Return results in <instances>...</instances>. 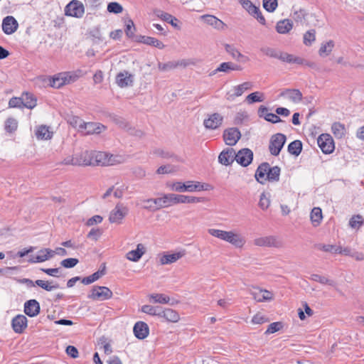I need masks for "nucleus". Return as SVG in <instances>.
Masks as SVG:
<instances>
[{"label":"nucleus","instance_id":"obj_55","mask_svg":"<svg viewBox=\"0 0 364 364\" xmlns=\"http://www.w3.org/2000/svg\"><path fill=\"white\" fill-rule=\"evenodd\" d=\"M277 5V0H263V7L268 12L274 11Z\"/></svg>","mask_w":364,"mask_h":364},{"label":"nucleus","instance_id":"obj_33","mask_svg":"<svg viewBox=\"0 0 364 364\" xmlns=\"http://www.w3.org/2000/svg\"><path fill=\"white\" fill-rule=\"evenodd\" d=\"M225 50L232 56V58L237 61L247 62L249 58L242 55L236 48L233 46L226 44Z\"/></svg>","mask_w":364,"mask_h":364},{"label":"nucleus","instance_id":"obj_53","mask_svg":"<svg viewBox=\"0 0 364 364\" xmlns=\"http://www.w3.org/2000/svg\"><path fill=\"white\" fill-rule=\"evenodd\" d=\"M283 328V323L282 322H273L270 323L266 331L265 334H271L280 331Z\"/></svg>","mask_w":364,"mask_h":364},{"label":"nucleus","instance_id":"obj_2","mask_svg":"<svg viewBox=\"0 0 364 364\" xmlns=\"http://www.w3.org/2000/svg\"><path fill=\"white\" fill-rule=\"evenodd\" d=\"M208 233L217 238L228 242L233 246L242 248L245 244V239L239 233L234 231H225L219 229H209Z\"/></svg>","mask_w":364,"mask_h":364},{"label":"nucleus","instance_id":"obj_50","mask_svg":"<svg viewBox=\"0 0 364 364\" xmlns=\"http://www.w3.org/2000/svg\"><path fill=\"white\" fill-rule=\"evenodd\" d=\"M18 128V122L14 118H8L5 122V129L7 132L12 133Z\"/></svg>","mask_w":364,"mask_h":364},{"label":"nucleus","instance_id":"obj_36","mask_svg":"<svg viewBox=\"0 0 364 364\" xmlns=\"http://www.w3.org/2000/svg\"><path fill=\"white\" fill-rule=\"evenodd\" d=\"M278 58L284 62L295 63L298 65H303L305 62L303 58L291 54H289L287 53H281L278 56Z\"/></svg>","mask_w":364,"mask_h":364},{"label":"nucleus","instance_id":"obj_41","mask_svg":"<svg viewBox=\"0 0 364 364\" xmlns=\"http://www.w3.org/2000/svg\"><path fill=\"white\" fill-rule=\"evenodd\" d=\"M331 131L333 135L338 139L343 138L346 134L345 125L340 122L333 123L331 127Z\"/></svg>","mask_w":364,"mask_h":364},{"label":"nucleus","instance_id":"obj_47","mask_svg":"<svg viewBox=\"0 0 364 364\" xmlns=\"http://www.w3.org/2000/svg\"><path fill=\"white\" fill-rule=\"evenodd\" d=\"M333 47L334 42L333 41H329L326 43L321 44L318 50V53L321 56L328 55L331 53Z\"/></svg>","mask_w":364,"mask_h":364},{"label":"nucleus","instance_id":"obj_8","mask_svg":"<svg viewBox=\"0 0 364 364\" xmlns=\"http://www.w3.org/2000/svg\"><path fill=\"white\" fill-rule=\"evenodd\" d=\"M317 144L322 152L329 154L333 152L335 144L332 136L328 134H322L317 139Z\"/></svg>","mask_w":364,"mask_h":364},{"label":"nucleus","instance_id":"obj_60","mask_svg":"<svg viewBox=\"0 0 364 364\" xmlns=\"http://www.w3.org/2000/svg\"><path fill=\"white\" fill-rule=\"evenodd\" d=\"M206 23L213 26H218L221 23L222 21L218 19L216 17L212 15H203L201 17Z\"/></svg>","mask_w":364,"mask_h":364},{"label":"nucleus","instance_id":"obj_52","mask_svg":"<svg viewBox=\"0 0 364 364\" xmlns=\"http://www.w3.org/2000/svg\"><path fill=\"white\" fill-rule=\"evenodd\" d=\"M316 40L315 30H310L306 32L304 35V43L306 46H310Z\"/></svg>","mask_w":364,"mask_h":364},{"label":"nucleus","instance_id":"obj_49","mask_svg":"<svg viewBox=\"0 0 364 364\" xmlns=\"http://www.w3.org/2000/svg\"><path fill=\"white\" fill-rule=\"evenodd\" d=\"M104 270L97 271L88 277H84L82 280V282L84 284H90L99 279L102 275H104Z\"/></svg>","mask_w":364,"mask_h":364},{"label":"nucleus","instance_id":"obj_20","mask_svg":"<svg viewBox=\"0 0 364 364\" xmlns=\"http://www.w3.org/2000/svg\"><path fill=\"white\" fill-rule=\"evenodd\" d=\"M80 128L85 134H100L105 129L104 125L96 122L83 123Z\"/></svg>","mask_w":364,"mask_h":364},{"label":"nucleus","instance_id":"obj_17","mask_svg":"<svg viewBox=\"0 0 364 364\" xmlns=\"http://www.w3.org/2000/svg\"><path fill=\"white\" fill-rule=\"evenodd\" d=\"M223 121V116L218 113H213L208 115V118L204 119L203 124L206 129H215L220 127Z\"/></svg>","mask_w":364,"mask_h":364},{"label":"nucleus","instance_id":"obj_13","mask_svg":"<svg viewBox=\"0 0 364 364\" xmlns=\"http://www.w3.org/2000/svg\"><path fill=\"white\" fill-rule=\"evenodd\" d=\"M241 134L237 128H228L223 132V139L228 146H234L240 139Z\"/></svg>","mask_w":364,"mask_h":364},{"label":"nucleus","instance_id":"obj_9","mask_svg":"<svg viewBox=\"0 0 364 364\" xmlns=\"http://www.w3.org/2000/svg\"><path fill=\"white\" fill-rule=\"evenodd\" d=\"M286 142V136L283 134H274L269 141V149L270 153L274 156H278L281 149Z\"/></svg>","mask_w":364,"mask_h":364},{"label":"nucleus","instance_id":"obj_26","mask_svg":"<svg viewBox=\"0 0 364 364\" xmlns=\"http://www.w3.org/2000/svg\"><path fill=\"white\" fill-rule=\"evenodd\" d=\"M159 317L170 323H177L181 318L178 311L170 308L161 310Z\"/></svg>","mask_w":364,"mask_h":364},{"label":"nucleus","instance_id":"obj_43","mask_svg":"<svg viewBox=\"0 0 364 364\" xmlns=\"http://www.w3.org/2000/svg\"><path fill=\"white\" fill-rule=\"evenodd\" d=\"M141 312L146 314L148 315L156 316L159 317L161 308L159 306L146 304L141 306Z\"/></svg>","mask_w":364,"mask_h":364},{"label":"nucleus","instance_id":"obj_22","mask_svg":"<svg viewBox=\"0 0 364 364\" xmlns=\"http://www.w3.org/2000/svg\"><path fill=\"white\" fill-rule=\"evenodd\" d=\"M186 255L185 250L176 252L174 253H164L159 258L161 264L165 265L172 264L180 259H181Z\"/></svg>","mask_w":364,"mask_h":364},{"label":"nucleus","instance_id":"obj_56","mask_svg":"<svg viewBox=\"0 0 364 364\" xmlns=\"http://www.w3.org/2000/svg\"><path fill=\"white\" fill-rule=\"evenodd\" d=\"M99 344L100 345L101 348L103 349L105 353L110 354L112 353L111 344L105 338H101Z\"/></svg>","mask_w":364,"mask_h":364},{"label":"nucleus","instance_id":"obj_62","mask_svg":"<svg viewBox=\"0 0 364 364\" xmlns=\"http://www.w3.org/2000/svg\"><path fill=\"white\" fill-rule=\"evenodd\" d=\"M125 32L127 36L129 37H133L135 32V26L134 24L133 21L128 20L126 23V29Z\"/></svg>","mask_w":364,"mask_h":364},{"label":"nucleus","instance_id":"obj_11","mask_svg":"<svg viewBox=\"0 0 364 364\" xmlns=\"http://www.w3.org/2000/svg\"><path fill=\"white\" fill-rule=\"evenodd\" d=\"M242 7L252 16L257 18V20L262 25L266 24V20L259 7L254 5L249 0H244L242 1Z\"/></svg>","mask_w":364,"mask_h":364},{"label":"nucleus","instance_id":"obj_23","mask_svg":"<svg viewBox=\"0 0 364 364\" xmlns=\"http://www.w3.org/2000/svg\"><path fill=\"white\" fill-rule=\"evenodd\" d=\"M253 243L259 247H279V242L273 236H265L257 237L254 240Z\"/></svg>","mask_w":364,"mask_h":364},{"label":"nucleus","instance_id":"obj_12","mask_svg":"<svg viewBox=\"0 0 364 364\" xmlns=\"http://www.w3.org/2000/svg\"><path fill=\"white\" fill-rule=\"evenodd\" d=\"M55 255V252L50 248L41 249L37 255L31 256L28 259V262L31 264L42 263L53 258Z\"/></svg>","mask_w":364,"mask_h":364},{"label":"nucleus","instance_id":"obj_7","mask_svg":"<svg viewBox=\"0 0 364 364\" xmlns=\"http://www.w3.org/2000/svg\"><path fill=\"white\" fill-rule=\"evenodd\" d=\"M112 291L107 287L94 286L88 297L92 300L105 301L112 297Z\"/></svg>","mask_w":364,"mask_h":364},{"label":"nucleus","instance_id":"obj_19","mask_svg":"<svg viewBox=\"0 0 364 364\" xmlns=\"http://www.w3.org/2000/svg\"><path fill=\"white\" fill-rule=\"evenodd\" d=\"M253 153L249 149H241L235 154V160L243 166H248L252 161Z\"/></svg>","mask_w":364,"mask_h":364},{"label":"nucleus","instance_id":"obj_10","mask_svg":"<svg viewBox=\"0 0 364 364\" xmlns=\"http://www.w3.org/2000/svg\"><path fill=\"white\" fill-rule=\"evenodd\" d=\"M85 13V8L83 4L77 1H71L65 9V14L66 16L81 18Z\"/></svg>","mask_w":364,"mask_h":364},{"label":"nucleus","instance_id":"obj_42","mask_svg":"<svg viewBox=\"0 0 364 364\" xmlns=\"http://www.w3.org/2000/svg\"><path fill=\"white\" fill-rule=\"evenodd\" d=\"M148 297L150 301L162 304H168L170 301L169 296L164 294H151Z\"/></svg>","mask_w":364,"mask_h":364},{"label":"nucleus","instance_id":"obj_1","mask_svg":"<svg viewBox=\"0 0 364 364\" xmlns=\"http://www.w3.org/2000/svg\"><path fill=\"white\" fill-rule=\"evenodd\" d=\"M280 176V168L278 166L271 167L268 163H263L255 172L256 180L264 184L267 181H278Z\"/></svg>","mask_w":364,"mask_h":364},{"label":"nucleus","instance_id":"obj_31","mask_svg":"<svg viewBox=\"0 0 364 364\" xmlns=\"http://www.w3.org/2000/svg\"><path fill=\"white\" fill-rule=\"evenodd\" d=\"M282 95L294 103H299L302 100V94L296 89L286 90L282 93Z\"/></svg>","mask_w":364,"mask_h":364},{"label":"nucleus","instance_id":"obj_58","mask_svg":"<svg viewBox=\"0 0 364 364\" xmlns=\"http://www.w3.org/2000/svg\"><path fill=\"white\" fill-rule=\"evenodd\" d=\"M122 10V6L117 2H111L107 6V11L110 13L119 14Z\"/></svg>","mask_w":364,"mask_h":364},{"label":"nucleus","instance_id":"obj_21","mask_svg":"<svg viewBox=\"0 0 364 364\" xmlns=\"http://www.w3.org/2000/svg\"><path fill=\"white\" fill-rule=\"evenodd\" d=\"M116 83L121 88L132 86L133 83V75L126 70L119 72L116 76Z\"/></svg>","mask_w":364,"mask_h":364},{"label":"nucleus","instance_id":"obj_64","mask_svg":"<svg viewBox=\"0 0 364 364\" xmlns=\"http://www.w3.org/2000/svg\"><path fill=\"white\" fill-rule=\"evenodd\" d=\"M103 218L100 215H96L89 218L86 222L87 226H92L97 224H100L102 222Z\"/></svg>","mask_w":364,"mask_h":364},{"label":"nucleus","instance_id":"obj_16","mask_svg":"<svg viewBox=\"0 0 364 364\" xmlns=\"http://www.w3.org/2000/svg\"><path fill=\"white\" fill-rule=\"evenodd\" d=\"M251 294L257 302H264L273 299L272 292L259 287H254Z\"/></svg>","mask_w":364,"mask_h":364},{"label":"nucleus","instance_id":"obj_15","mask_svg":"<svg viewBox=\"0 0 364 364\" xmlns=\"http://www.w3.org/2000/svg\"><path fill=\"white\" fill-rule=\"evenodd\" d=\"M11 326L15 333H22L28 326V319L24 315L18 314L13 318Z\"/></svg>","mask_w":364,"mask_h":364},{"label":"nucleus","instance_id":"obj_30","mask_svg":"<svg viewBox=\"0 0 364 364\" xmlns=\"http://www.w3.org/2000/svg\"><path fill=\"white\" fill-rule=\"evenodd\" d=\"M234 159H235V153L232 149L222 151L218 156L220 163L225 166L230 165Z\"/></svg>","mask_w":364,"mask_h":364},{"label":"nucleus","instance_id":"obj_54","mask_svg":"<svg viewBox=\"0 0 364 364\" xmlns=\"http://www.w3.org/2000/svg\"><path fill=\"white\" fill-rule=\"evenodd\" d=\"M270 205L269 196L265 193H262L260 196L259 205L262 210H267Z\"/></svg>","mask_w":364,"mask_h":364},{"label":"nucleus","instance_id":"obj_32","mask_svg":"<svg viewBox=\"0 0 364 364\" xmlns=\"http://www.w3.org/2000/svg\"><path fill=\"white\" fill-rule=\"evenodd\" d=\"M253 87L251 82H245L240 85H235L232 88V97H238L247 91L250 90Z\"/></svg>","mask_w":364,"mask_h":364},{"label":"nucleus","instance_id":"obj_4","mask_svg":"<svg viewBox=\"0 0 364 364\" xmlns=\"http://www.w3.org/2000/svg\"><path fill=\"white\" fill-rule=\"evenodd\" d=\"M80 75L75 72L60 73L50 79V85L52 87L60 88L65 85L75 82Z\"/></svg>","mask_w":364,"mask_h":364},{"label":"nucleus","instance_id":"obj_25","mask_svg":"<svg viewBox=\"0 0 364 364\" xmlns=\"http://www.w3.org/2000/svg\"><path fill=\"white\" fill-rule=\"evenodd\" d=\"M40 304L36 299H31L24 304V313L30 316H36L40 313Z\"/></svg>","mask_w":364,"mask_h":364},{"label":"nucleus","instance_id":"obj_61","mask_svg":"<svg viewBox=\"0 0 364 364\" xmlns=\"http://www.w3.org/2000/svg\"><path fill=\"white\" fill-rule=\"evenodd\" d=\"M161 18L174 27H178L177 21L178 19L168 13H164L161 14Z\"/></svg>","mask_w":364,"mask_h":364},{"label":"nucleus","instance_id":"obj_24","mask_svg":"<svg viewBox=\"0 0 364 364\" xmlns=\"http://www.w3.org/2000/svg\"><path fill=\"white\" fill-rule=\"evenodd\" d=\"M134 336L139 339H144L149 334V328L144 321H137L133 328Z\"/></svg>","mask_w":364,"mask_h":364},{"label":"nucleus","instance_id":"obj_40","mask_svg":"<svg viewBox=\"0 0 364 364\" xmlns=\"http://www.w3.org/2000/svg\"><path fill=\"white\" fill-rule=\"evenodd\" d=\"M349 226L354 230L360 229L364 225V218L361 215H354L349 220Z\"/></svg>","mask_w":364,"mask_h":364},{"label":"nucleus","instance_id":"obj_28","mask_svg":"<svg viewBox=\"0 0 364 364\" xmlns=\"http://www.w3.org/2000/svg\"><path fill=\"white\" fill-rule=\"evenodd\" d=\"M144 253L145 247L140 243L137 245L136 250L128 252L126 255V257L130 261L137 262L141 259Z\"/></svg>","mask_w":364,"mask_h":364},{"label":"nucleus","instance_id":"obj_63","mask_svg":"<svg viewBox=\"0 0 364 364\" xmlns=\"http://www.w3.org/2000/svg\"><path fill=\"white\" fill-rule=\"evenodd\" d=\"M102 234V231L100 228H92L87 234V237L94 240H97Z\"/></svg>","mask_w":364,"mask_h":364},{"label":"nucleus","instance_id":"obj_3","mask_svg":"<svg viewBox=\"0 0 364 364\" xmlns=\"http://www.w3.org/2000/svg\"><path fill=\"white\" fill-rule=\"evenodd\" d=\"M91 166H114L123 162L122 156L109 154L103 151H91Z\"/></svg>","mask_w":364,"mask_h":364},{"label":"nucleus","instance_id":"obj_38","mask_svg":"<svg viewBox=\"0 0 364 364\" xmlns=\"http://www.w3.org/2000/svg\"><path fill=\"white\" fill-rule=\"evenodd\" d=\"M293 28L292 22L289 19L279 21L276 26V30L279 33L285 34L289 33Z\"/></svg>","mask_w":364,"mask_h":364},{"label":"nucleus","instance_id":"obj_29","mask_svg":"<svg viewBox=\"0 0 364 364\" xmlns=\"http://www.w3.org/2000/svg\"><path fill=\"white\" fill-rule=\"evenodd\" d=\"M322 210L319 207H314L310 213V220L314 227L319 226L323 220Z\"/></svg>","mask_w":364,"mask_h":364},{"label":"nucleus","instance_id":"obj_39","mask_svg":"<svg viewBox=\"0 0 364 364\" xmlns=\"http://www.w3.org/2000/svg\"><path fill=\"white\" fill-rule=\"evenodd\" d=\"M52 135L53 132L46 125L39 126L36 131V136L38 139H49Z\"/></svg>","mask_w":364,"mask_h":364},{"label":"nucleus","instance_id":"obj_35","mask_svg":"<svg viewBox=\"0 0 364 364\" xmlns=\"http://www.w3.org/2000/svg\"><path fill=\"white\" fill-rule=\"evenodd\" d=\"M21 99L23 101V107L32 109L37 105V99L31 93L23 92L21 95Z\"/></svg>","mask_w":364,"mask_h":364},{"label":"nucleus","instance_id":"obj_48","mask_svg":"<svg viewBox=\"0 0 364 364\" xmlns=\"http://www.w3.org/2000/svg\"><path fill=\"white\" fill-rule=\"evenodd\" d=\"M35 284L42 288L43 289L50 291L53 289H58V286L57 284L54 285L52 282L48 281H45L42 279H38L35 282Z\"/></svg>","mask_w":364,"mask_h":364},{"label":"nucleus","instance_id":"obj_34","mask_svg":"<svg viewBox=\"0 0 364 364\" xmlns=\"http://www.w3.org/2000/svg\"><path fill=\"white\" fill-rule=\"evenodd\" d=\"M242 68L240 66L232 63V62H225L222 63L212 73V75H215L218 72H224L228 73L232 70H241Z\"/></svg>","mask_w":364,"mask_h":364},{"label":"nucleus","instance_id":"obj_37","mask_svg":"<svg viewBox=\"0 0 364 364\" xmlns=\"http://www.w3.org/2000/svg\"><path fill=\"white\" fill-rule=\"evenodd\" d=\"M139 41L144 44L151 46L159 49H163L165 47L164 44L161 41L151 36H141Z\"/></svg>","mask_w":364,"mask_h":364},{"label":"nucleus","instance_id":"obj_45","mask_svg":"<svg viewBox=\"0 0 364 364\" xmlns=\"http://www.w3.org/2000/svg\"><path fill=\"white\" fill-rule=\"evenodd\" d=\"M264 100V95L261 92H255L248 95L246 97V101L248 104H252L255 102H261Z\"/></svg>","mask_w":364,"mask_h":364},{"label":"nucleus","instance_id":"obj_6","mask_svg":"<svg viewBox=\"0 0 364 364\" xmlns=\"http://www.w3.org/2000/svg\"><path fill=\"white\" fill-rule=\"evenodd\" d=\"M129 213L128 208L122 204L118 203L110 211L109 215V221L110 223L121 224Z\"/></svg>","mask_w":364,"mask_h":364},{"label":"nucleus","instance_id":"obj_27","mask_svg":"<svg viewBox=\"0 0 364 364\" xmlns=\"http://www.w3.org/2000/svg\"><path fill=\"white\" fill-rule=\"evenodd\" d=\"M210 189H211V186L208 183L193 181H186V191L188 192L208 191Z\"/></svg>","mask_w":364,"mask_h":364},{"label":"nucleus","instance_id":"obj_14","mask_svg":"<svg viewBox=\"0 0 364 364\" xmlns=\"http://www.w3.org/2000/svg\"><path fill=\"white\" fill-rule=\"evenodd\" d=\"M1 26L5 34L11 35L17 31L18 23L14 16H7L3 19Z\"/></svg>","mask_w":364,"mask_h":364},{"label":"nucleus","instance_id":"obj_51","mask_svg":"<svg viewBox=\"0 0 364 364\" xmlns=\"http://www.w3.org/2000/svg\"><path fill=\"white\" fill-rule=\"evenodd\" d=\"M268 321V318L261 312L255 314L251 319V323L254 325H261Z\"/></svg>","mask_w":364,"mask_h":364},{"label":"nucleus","instance_id":"obj_57","mask_svg":"<svg viewBox=\"0 0 364 364\" xmlns=\"http://www.w3.org/2000/svg\"><path fill=\"white\" fill-rule=\"evenodd\" d=\"M9 107L11 108H23V101L21 97H14L9 100Z\"/></svg>","mask_w":364,"mask_h":364},{"label":"nucleus","instance_id":"obj_46","mask_svg":"<svg viewBox=\"0 0 364 364\" xmlns=\"http://www.w3.org/2000/svg\"><path fill=\"white\" fill-rule=\"evenodd\" d=\"M78 161H81L80 166H91L92 161V153L91 151H84L80 154H77Z\"/></svg>","mask_w":364,"mask_h":364},{"label":"nucleus","instance_id":"obj_59","mask_svg":"<svg viewBox=\"0 0 364 364\" xmlns=\"http://www.w3.org/2000/svg\"><path fill=\"white\" fill-rule=\"evenodd\" d=\"M79 262L76 258H67L61 262V265L65 268L74 267Z\"/></svg>","mask_w":364,"mask_h":364},{"label":"nucleus","instance_id":"obj_5","mask_svg":"<svg viewBox=\"0 0 364 364\" xmlns=\"http://www.w3.org/2000/svg\"><path fill=\"white\" fill-rule=\"evenodd\" d=\"M144 203L145 208L159 210L173 205L172 194H164L160 198L144 200Z\"/></svg>","mask_w":364,"mask_h":364},{"label":"nucleus","instance_id":"obj_44","mask_svg":"<svg viewBox=\"0 0 364 364\" xmlns=\"http://www.w3.org/2000/svg\"><path fill=\"white\" fill-rule=\"evenodd\" d=\"M302 150V144L299 140L291 142L288 146V151L294 156H299Z\"/></svg>","mask_w":364,"mask_h":364},{"label":"nucleus","instance_id":"obj_18","mask_svg":"<svg viewBox=\"0 0 364 364\" xmlns=\"http://www.w3.org/2000/svg\"><path fill=\"white\" fill-rule=\"evenodd\" d=\"M172 194L173 205L178 203H198L205 201L203 198H198L191 196Z\"/></svg>","mask_w":364,"mask_h":364}]
</instances>
